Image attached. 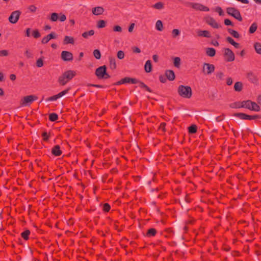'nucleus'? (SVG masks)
Listing matches in <instances>:
<instances>
[{
    "label": "nucleus",
    "mask_w": 261,
    "mask_h": 261,
    "mask_svg": "<svg viewBox=\"0 0 261 261\" xmlns=\"http://www.w3.org/2000/svg\"><path fill=\"white\" fill-rule=\"evenodd\" d=\"M76 74V71L68 70L63 72L58 78V82L60 86H64Z\"/></svg>",
    "instance_id": "obj_1"
},
{
    "label": "nucleus",
    "mask_w": 261,
    "mask_h": 261,
    "mask_svg": "<svg viewBox=\"0 0 261 261\" xmlns=\"http://www.w3.org/2000/svg\"><path fill=\"white\" fill-rule=\"evenodd\" d=\"M177 92L181 97L185 98H190L192 95V89L189 86L179 85L178 87Z\"/></svg>",
    "instance_id": "obj_2"
},
{
    "label": "nucleus",
    "mask_w": 261,
    "mask_h": 261,
    "mask_svg": "<svg viewBox=\"0 0 261 261\" xmlns=\"http://www.w3.org/2000/svg\"><path fill=\"white\" fill-rule=\"evenodd\" d=\"M107 67L106 65L100 66L96 69L95 74L98 79H107L111 77L107 72Z\"/></svg>",
    "instance_id": "obj_3"
},
{
    "label": "nucleus",
    "mask_w": 261,
    "mask_h": 261,
    "mask_svg": "<svg viewBox=\"0 0 261 261\" xmlns=\"http://www.w3.org/2000/svg\"><path fill=\"white\" fill-rule=\"evenodd\" d=\"M227 13L231 16L234 17L239 21H242L243 18L241 15L240 11L234 7H228L226 9Z\"/></svg>",
    "instance_id": "obj_4"
},
{
    "label": "nucleus",
    "mask_w": 261,
    "mask_h": 261,
    "mask_svg": "<svg viewBox=\"0 0 261 261\" xmlns=\"http://www.w3.org/2000/svg\"><path fill=\"white\" fill-rule=\"evenodd\" d=\"M37 96L31 95L24 96L20 101V105L22 107L29 106L34 101L37 100Z\"/></svg>",
    "instance_id": "obj_5"
},
{
    "label": "nucleus",
    "mask_w": 261,
    "mask_h": 261,
    "mask_svg": "<svg viewBox=\"0 0 261 261\" xmlns=\"http://www.w3.org/2000/svg\"><path fill=\"white\" fill-rule=\"evenodd\" d=\"M224 57L225 61L227 62H231L234 60L235 56L233 52L229 48H224Z\"/></svg>",
    "instance_id": "obj_6"
},
{
    "label": "nucleus",
    "mask_w": 261,
    "mask_h": 261,
    "mask_svg": "<svg viewBox=\"0 0 261 261\" xmlns=\"http://www.w3.org/2000/svg\"><path fill=\"white\" fill-rule=\"evenodd\" d=\"M21 14V12L19 10H16L12 12L8 18L9 22L12 24L17 23Z\"/></svg>",
    "instance_id": "obj_7"
},
{
    "label": "nucleus",
    "mask_w": 261,
    "mask_h": 261,
    "mask_svg": "<svg viewBox=\"0 0 261 261\" xmlns=\"http://www.w3.org/2000/svg\"><path fill=\"white\" fill-rule=\"evenodd\" d=\"M61 58L63 61H72L73 59L72 54L68 51L63 50L61 53Z\"/></svg>",
    "instance_id": "obj_8"
},
{
    "label": "nucleus",
    "mask_w": 261,
    "mask_h": 261,
    "mask_svg": "<svg viewBox=\"0 0 261 261\" xmlns=\"http://www.w3.org/2000/svg\"><path fill=\"white\" fill-rule=\"evenodd\" d=\"M215 70V66L213 64L204 63L203 66L202 71L204 74H211Z\"/></svg>",
    "instance_id": "obj_9"
},
{
    "label": "nucleus",
    "mask_w": 261,
    "mask_h": 261,
    "mask_svg": "<svg viewBox=\"0 0 261 261\" xmlns=\"http://www.w3.org/2000/svg\"><path fill=\"white\" fill-rule=\"evenodd\" d=\"M246 77L251 83L256 85L258 84V79L257 75L252 71L247 73Z\"/></svg>",
    "instance_id": "obj_10"
},
{
    "label": "nucleus",
    "mask_w": 261,
    "mask_h": 261,
    "mask_svg": "<svg viewBox=\"0 0 261 261\" xmlns=\"http://www.w3.org/2000/svg\"><path fill=\"white\" fill-rule=\"evenodd\" d=\"M206 22L208 25L215 29H218L221 27V25L219 24L216 20L211 17H209L206 19Z\"/></svg>",
    "instance_id": "obj_11"
},
{
    "label": "nucleus",
    "mask_w": 261,
    "mask_h": 261,
    "mask_svg": "<svg viewBox=\"0 0 261 261\" xmlns=\"http://www.w3.org/2000/svg\"><path fill=\"white\" fill-rule=\"evenodd\" d=\"M51 154L55 156H60L62 154V151L60 149V146L59 145L54 146L51 149Z\"/></svg>",
    "instance_id": "obj_12"
},
{
    "label": "nucleus",
    "mask_w": 261,
    "mask_h": 261,
    "mask_svg": "<svg viewBox=\"0 0 261 261\" xmlns=\"http://www.w3.org/2000/svg\"><path fill=\"white\" fill-rule=\"evenodd\" d=\"M165 76L170 81L174 80L175 78V73L172 70H166L165 71Z\"/></svg>",
    "instance_id": "obj_13"
},
{
    "label": "nucleus",
    "mask_w": 261,
    "mask_h": 261,
    "mask_svg": "<svg viewBox=\"0 0 261 261\" xmlns=\"http://www.w3.org/2000/svg\"><path fill=\"white\" fill-rule=\"evenodd\" d=\"M121 82H122L123 84L127 83L135 84H137V83L138 82L137 79L132 78L130 77H125L124 78L122 79Z\"/></svg>",
    "instance_id": "obj_14"
},
{
    "label": "nucleus",
    "mask_w": 261,
    "mask_h": 261,
    "mask_svg": "<svg viewBox=\"0 0 261 261\" xmlns=\"http://www.w3.org/2000/svg\"><path fill=\"white\" fill-rule=\"evenodd\" d=\"M233 116L242 120H249L250 115L244 113H235L233 114Z\"/></svg>",
    "instance_id": "obj_15"
},
{
    "label": "nucleus",
    "mask_w": 261,
    "mask_h": 261,
    "mask_svg": "<svg viewBox=\"0 0 261 261\" xmlns=\"http://www.w3.org/2000/svg\"><path fill=\"white\" fill-rule=\"evenodd\" d=\"M104 9L102 7H96L92 9V12L95 15H99L104 12Z\"/></svg>",
    "instance_id": "obj_16"
},
{
    "label": "nucleus",
    "mask_w": 261,
    "mask_h": 261,
    "mask_svg": "<svg viewBox=\"0 0 261 261\" xmlns=\"http://www.w3.org/2000/svg\"><path fill=\"white\" fill-rule=\"evenodd\" d=\"M109 66L111 69L114 70L116 68V59L112 57H109Z\"/></svg>",
    "instance_id": "obj_17"
},
{
    "label": "nucleus",
    "mask_w": 261,
    "mask_h": 261,
    "mask_svg": "<svg viewBox=\"0 0 261 261\" xmlns=\"http://www.w3.org/2000/svg\"><path fill=\"white\" fill-rule=\"evenodd\" d=\"M197 35L200 37H204L206 38H211V35L210 32L207 30H199L197 32Z\"/></svg>",
    "instance_id": "obj_18"
},
{
    "label": "nucleus",
    "mask_w": 261,
    "mask_h": 261,
    "mask_svg": "<svg viewBox=\"0 0 261 261\" xmlns=\"http://www.w3.org/2000/svg\"><path fill=\"white\" fill-rule=\"evenodd\" d=\"M137 84H139V86L146 91L149 92H152V90L148 86H147L143 82L139 81L137 79Z\"/></svg>",
    "instance_id": "obj_19"
},
{
    "label": "nucleus",
    "mask_w": 261,
    "mask_h": 261,
    "mask_svg": "<svg viewBox=\"0 0 261 261\" xmlns=\"http://www.w3.org/2000/svg\"><path fill=\"white\" fill-rule=\"evenodd\" d=\"M137 84H139V86L146 91L149 92H152V90L148 86H147L143 82L139 81L137 79Z\"/></svg>",
    "instance_id": "obj_20"
},
{
    "label": "nucleus",
    "mask_w": 261,
    "mask_h": 261,
    "mask_svg": "<svg viewBox=\"0 0 261 261\" xmlns=\"http://www.w3.org/2000/svg\"><path fill=\"white\" fill-rule=\"evenodd\" d=\"M226 40L227 42L229 43L230 44L233 45L236 48H240V44L239 43H237L234 41V40L230 37L228 36L226 38Z\"/></svg>",
    "instance_id": "obj_21"
},
{
    "label": "nucleus",
    "mask_w": 261,
    "mask_h": 261,
    "mask_svg": "<svg viewBox=\"0 0 261 261\" xmlns=\"http://www.w3.org/2000/svg\"><path fill=\"white\" fill-rule=\"evenodd\" d=\"M252 101L250 100H243L241 101V107L242 108L247 109L250 110Z\"/></svg>",
    "instance_id": "obj_22"
},
{
    "label": "nucleus",
    "mask_w": 261,
    "mask_h": 261,
    "mask_svg": "<svg viewBox=\"0 0 261 261\" xmlns=\"http://www.w3.org/2000/svg\"><path fill=\"white\" fill-rule=\"evenodd\" d=\"M144 70L146 72H150L152 70L151 62L150 60H147L144 65Z\"/></svg>",
    "instance_id": "obj_23"
},
{
    "label": "nucleus",
    "mask_w": 261,
    "mask_h": 261,
    "mask_svg": "<svg viewBox=\"0 0 261 261\" xmlns=\"http://www.w3.org/2000/svg\"><path fill=\"white\" fill-rule=\"evenodd\" d=\"M74 43V40L73 37L66 36L64 37V40H63V44H73Z\"/></svg>",
    "instance_id": "obj_24"
},
{
    "label": "nucleus",
    "mask_w": 261,
    "mask_h": 261,
    "mask_svg": "<svg viewBox=\"0 0 261 261\" xmlns=\"http://www.w3.org/2000/svg\"><path fill=\"white\" fill-rule=\"evenodd\" d=\"M157 231L155 228H151L147 230L146 233V236L148 238L154 237Z\"/></svg>",
    "instance_id": "obj_25"
},
{
    "label": "nucleus",
    "mask_w": 261,
    "mask_h": 261,
    "mask_svg": "<svg viewBox=\"0 0 261 261\" xmlns=\"http://www.w3.org/2000/svg\"><path fill=\"white\" fill-rule=\"evenodd\" d=\"M206 54L211 57H213L216 55V49L213 47H208L206 50Z\"/></svg>",
    "instance_id": "obj_26"
},
{
    "label": "nucleus",
    "mask_w": 261,
    "mask_h": 261,
    "mask_svg": "<svg viewBox=\"0 0 261 261\" xmlns=\"http://www.w3.org/2000/svg\"><path fill=\"white\" fill-rule=\"evenodd\" d=\"M243 89V84L241 82H237L234 85V90L236 92H240Z\"/></svg>",
    "instance_id": "obj_27"
},
{
    "label": "nucleus",
    "mask_w": 261,
    "mask_h": 261,
    "mask_svg": "<svg viewBox=\"0 0 261 261\" xmlns=\"http://www.w3.org/2000/svg\"><path fill=\"white\" fill-rule=\"evenodd\" d=\"M260 110V108L259 106L255 102L252 101V104L251 105L250 111H255V112H259Z\"/></svg>",
    "instance_id": "obj_28"
},
{
    "label": "nucleus",
    "mask_w": 261,
    "mask_h": 261,
    "mask_svg": "<svg viewBox=\"0 0 261 261\" xmlns=\"http://www.w3.org/2000/svg\"><path fill=\"white\" fill-rule=\"evenodd\" d=\"M227 31L230 35H231L233 37L236 38H239L240 37L239 33L237 31L232 30L230 28H228Z\"/></svg>",
    "instance_id": "obj_29"
},
{
    "label": "nucleus",
    "mask_w": 261,
    "mask_h": 261,
    "mask_svg": "<svg viewBox=\"0 0 261 261\" xmlns=\"http://www.w3.org/2000/svg\"><path fill=\"white\" fill-rule=\"evenodd\" d=\"M197 127L195 124H192L188 127V132L189 134H193L197 132Z\"/></svg>",
    "instance_id": "obj_30"
},
{
    "label": "nucleus",
    "mask_w": 261,
    "mask_h": 261,
    "mask_svg": "<svg viewBox=\"0 0 261 261\" xmlns=\"http://www.w3.org/2000/svg\"><path fill=\"white\" fill-rule=\"evenodd\" d=\"M30 233V231L29 229H26L25 231L21 233V237L24 240H28L29 239Z\"/></svg>",
    "instance_id": "obj_31"
},
{
    "label": "nucleus",
    "mask_w": 261,
    "mask_h": 261,
    "mask_svg": "<svg viewBox=\"0 0 261 261\" xmlns=\"http://www.w3.org/2000/svg\"><path fill=\"white\" fill-rule=\"evenodd\" d=\"M94 34V31L91 30L87 32H85L82 34V36L84 38H88L89 36H93Z\"/></svg>",
    "instance_id": "obj_32"
},
{
    "label": "nucleus",
    "mask_w": 261,
    "mask_h": 261,
    "mask_svg": "<svg viewBox=\"0 0 261 261\" xmlns=\"http://www.w3.org/2000/svg\"><path fill=\"white\" fill-rule=\"evenodd\" d=\"M229 107L232 109L242 108L241 101H236L229 104Z\"/></svg>",
    "instance_id": "obj_33"
},
{
    "label": "nucleus",
    "mask_w": 261,
    "mask_h": 261,
    "mask_svg": "<svg viewBox=\"0 0 261 261\" xmlns=\"http://www.w3.org/2000/svg\"><path fill=\"white\" fill-rule=\"evenodd\" d=\"M254 47L256 53L258 54L261 55V43L256 42L254 44Z\"/></svg>",
    "instance_id": "obj_34"
},
{
    "label": "nucleus",
    "mask_w": 261,
    "mask_h": 261,
    "mask_svg": "<svg viewBox=\"0 0 261 261\" xmlns=\"http://www.w3.org/2000/svg\"><path fill=\"white\" fill-rule=\"evenodd\" d=\"M49 120L51 122H54L58 119V115L55 113H52L49 115Z\"/></svg>",
    "instance_id": "obj_35"
},
{
    "label": "nucleus",
    "mask_w": 261,
    "mask_h": 261,
    "mask_svg": "<svg viewBox=\"0 0 261 261\" xmlns=\"http://www.w3.org/2000/svg\"><path fill=\"white\" fill-rule=\"evenodd\" d=\"M155 28L159 31H162L163 30V24L161 20H158L156 22Z\"/></svg>",
    "instance_id": "obj_36"
},
{
    "label": "nucleus",
    "mask_w": 261,
    "mask_h": 261,
    "mask_svg": "<svg viewBox=\"0 0 261 261\" xmlns=\"http://www.w3.org/2000/svg\"><path fill=\"white\" fill-rule=\"evenodd\" d=\"M257 28V25L256 22H253L249 28V32L250 34L254 33Z\"/></svg>",
    "instance_id": "obj_37"
},
{
    "label": "nucleus",
    "mask_w": 261,
    "mask_h": 261,
    "mask_svg": "<svg viewBox=\"0 0 261 261\" xmlns=\"http://www.w3.org/2000/svg\"><path fill=\"white\" fill-rule=\"evenodd\" d=\"M164 7V4L161 2H158L152 6V8L158 10L162 9Z\"/></svg>",
    "instance_id": "obj_38"
},
{
    "label": "nucleus",
    "mask_w": 261,
    "mask_h": 261,
    "mask_svg": "<svg viewBox=\"0 0 261 261\" xmlns=\"http://www.w3.org/2000/svg\"><path fill=\"white\" fill-rule=\"evenodd\" d=\"M190 5H191V7H192V8H193L196 10L201 11L202 4H199V3H191Z\"/></svg>",
    "instance_id": "obj_39"
},
{
    "label": "nucleus",
    "mask_w": 261,
    "mask_h": 261,
    "mask_svg": "<svg viewBox=\"0 0 261 261\" xmlns=\"http://www.w3.org/2000/svg\"><path fill=\"white\" fill-rule=\"evenodd\" d=\"M180 58L179 57H175L173 59L174 66L177 68H179L180 65Z\"/></svg>",
    "instance_id": "obj_40"
},
{
    "label": "nucleus",
    "mask_w": 261,
    "mask_h": 261,
    "mask_svg": "<svg viewBox=\"0 0 261 261\" xmlns=\"http://www.w3.org/2000/svg\"><path fill=\"white\" fill-rule=\"evenodd\" d=\"M106 25V21L103 20H99L97 22V27L101 29L103 28Z\"/></svg>",
    "instance_id": "obj_41"
},
{
    "label": "nucleus",
    "mask_w": 261,
    "mask_h": 261,
    "mask_svg": "<svg viewBox=\"0 0 261 261\" xmlns=\"http://www.w3.org/2000/svg\"><path fill=\"white\" fill-rule=\"evenodd\" d=\"M93 56L96 59H100L101 58V53L99 49H96L93 51Z\"/></svg>",
    "instance_id": "obj_42"
},
{
    "label": "nucleus",
    "mask_w": 261,
    "mask_h": 261,
    "mask_svg": "<svg viewBox=\"0 0 261 261\" xmlns=\"http://www.w3.org/2000/svg\"><path fill=\"white\" fill-rule=\"evenodd\" d=\"M59 19L58 14L57 13H53L51 14L50 20L51 21H56Z\"/></svg>",
    "instance_id": "obj_43"
},
{
    "label": "nucleus",
    "mask_w": 261,
    "mask_h": 261,
    "mask_svg": "<svg viewBox=\"0 0 261 261\" xmlns=\"http://www.w3.org/2000/svg\"><path fill=\"white\" fill-rule=\"evenodd\" d=\"M70 89V88H67L57 94L56 96H57L58 99L67 94L69 92Z\"/></svg>",
    "instance_id": "obj_44"
},
{
    "label": "nucleus",
    "mask_w": 261,
    "mask_h": 261,
    "mask_svg": "<svg viewBox=\"0 0 261 261\" xmlns=\"http://www.w3.org/2000/svg\"><path fill=\"white\" fill-rule=\"evenodd\" d=\"M111 209L110 205L108 203H105L103 205L102 210L105 212H109Z\"/></svg>",
    "instance_id": "obj_45"
},
{
    "label": "nucleus",
    "mask_w": 261,
    "mask_h": 261,
    "mask_svg": "<svg viewBox=\"0 0 261 261\" xmlns=\"http://www.w3.org/2000/svg\"><path fill=\"white\" fill-rule=\"evenodd\" d=\"M32 35L35 38H38L40 37V33L38 29L33 30Z\"/></svg>",
    "instance_id": "obj_46"
},
{
    "label": "nucleus",
    "mask_w": 261,
    "mask_h": 261,
    "mask_svg": "<svg viewBox=\"0 0 261 261\" xmlns=\"http://www.w3.org/2000/svg\"><path fill=\"white\" fill-rule=\"evenodd\" d=\"M117 57L120 60L123 59L124 58V51H122V50H119L117 52Z\"/></svg>",
    "instance_id": "obj_47"
},
{
    "label": "nucleus",
    "mask_w": 261,
    "mask_h": 261,
    "mask_svg": "<svg viewBox=\"0 0 261 261\" xmlns=\"http://www.w3.org/2000/svg\"><path fill=\"white\" fill-rule=\"evenodd\" d=\"M36 66L38 67H41L43 66V61L41 58L37 60Z\"/></svg>",
    "instance_id": "obj_48"
},
{
    "label": "nucleus",
    "mask_w": 261,
    "mask_h": 261,
    "mask_svg": "<svg viewBox=\"0 0 261 261\" xmlns=\"http://www.w3.org/2000/svg\"><path fill=\"white\" fill-rule=\"evenodd\" d=\"M42 136L43 137V141H46V142L48 141L49 135L47 134V133L46 132H44L42 133Z\"/></svg>",
    "instance_id": "obj_49"
},
{
    "label": "nucleus",
    "mask_w": 261,
    "mask_h": 261,
    "mask_svg": "<svg viewBox=\"0 0 261 261\" xmlns=\"http://www.w3.org/2000/svg\"><path fill=\"white\" fill-rule=\"evenodd\" d=\"M223 117L222 116H218L216 117H214V116H212L211 118H210V119L214 121L215 119L216 121L217 122H220L223 119Z\"/></svg>",
    "instance_id": "obj_50"
},
{
    "label": "nucleus",
    "mask_w": 261,
    "mask_h": 261,
    "mask_svg": "<svg viewBox=\"0 0 261 261\" xmlns=\"http://www.w3.org/2000/svg\"><path fill=\"white\" fill-rule=\"evenodd\" d=\"M173 37L175 38L180 34V31L178 29H173L172 32Z\"/></svg>",
    "instance_id": "obj_51"
},
{
    "label": "nucleus",
    "mask_w": 261,
    "mask_h": 261,
    "mask_svg": "<svg viewBox=\"0 0 261 261\" xmlns=\"http://www.w3.org/2000/svg\"><path fill=\"white\" fill-rule=\"evenodd\" d=\"M9 55V51L8 50L4 49L0 50V57H6Z\"/></svg>",
    "instance_id": "obj_52"
},
{
    "label": "nucleus",
    "mask_w": 261,
    "mask_h": 261,
    "mask_svg": "<svg viewBox=\"0 0 261 261\" xmlns=\"http://www.w3.org/2000/svg\"><path fill=\"white\" fill-rule=\"evenodd\" d=\"M224 24L225 25H231L233 27L234 25L233 23L229 19H225L224 21Z\"/></svg>",
    "instance_id": "obj_53"
},
{
    "label": "nucleus",
    "mask_w": 261,
    "mask_h": 261,
    "mask_svg": "<svg viewBox=\"0 0 261 261\" xmlns=\"http://www.w3.org/2000/svg\"><path fill=\"white\" fill-rule=\"evenodd\" d=\"M47 36H48V38H49L50 40L56 39L57 37V34L54 32H51L50 34L47 35Z\"/></svg>",
    "instance_id": "obj_54"
},
{
    "label": "nucleus",
    "mask_w": 261,
    "mask_h": 261,
    "mask_svg": "<svg viewBox=\"0 0 261 261\" xmlns=\"http://www.w3.org/2000/svg\"><path fill=\"white\" fill-rule=\"evenodd\" d=\"M87 86L88 87H93L100 88H103L105 87V86L103 85H98V84H87Z\"/></svg>",
    "instance_id": "obj_55"
},
{
    "label": "nucleus",
    "mask_w": 261,
    "mask_h": 261,
    "mask_svg": "<svg viewBox=\"0 0 261 261\" xmlns=\"http://www.w3.org/2000/svg\"><path fill=\"white\" fill-rule=\"evenodd\" d=\"M216 11L219 13L220 16H224V13L222 9V8L220 7H217L216 9Z\"/></svg>",
    "instance_id": "obj_56"
},
{
    "label": "nucleus",
    "mask_w": 261,
    "mask_h": 261,
    "mask_svg": "<svg viewBox=\"0 0 261 261\" xmlns=\"http://www.w3.org/2000/svg\"><path fill=\"white\" fill-rule=\"evenodd\" d=\"M167 78L166 76L160 75L159 76V80L162 83H165L167 82Z\"/></svg>",
    "instance_id": "obj_57"
},
{
    "label": "nucleus",
    "mask_w": 261,
    "mask_h": 261,
    "mask_svg": "<svg viewBox=\"0 0 261 261\" xmlns=\"http://www.w3.org/2000/svg\"><path fill=\"white\" fill-rule=\"evenodd\" d=\"M257 119H261V115L255 114L254 115H250V120H255Z\"/></svg>",
    "instance_id": "obj_58"
},
{
    "label": "nucleus",
    "mask_w": 261,
    "mask_h": 261,
    "mask_svg": "<svg viewBox=\"0 0 261 261\" xmlns=\"http://www.w3.org/2000/svg\"><path fill=\"white\" fill-rule=\"evenodd\" d=\"M113 31L114 32H121L122 28L120 26L117 25L114 27Z\"/></svg>",
    "instance_id": "obj_59"
},
{
    "label": "nucleus",
    "mask_w": 261,
    "mask_h": 261,
    "mask_svg": "<svg viewBox=\"0 0 261 261\" xmlns=\"http://www.w3.org/2000/svg\"><path fill=\"white\" fill-rule=\"evenodd\" d=\"M50 40L49 38H48V36H46L44 37H43L41 40V43L42 44H46Z\"/></svg>",
    "instance_id": "obj_60"
},
{
    "label": "nucleus",
    "mask_w": 261,
    "mask_h": 261,
    "mask_svg": "<svg viewBox=\"0 0 261 261\" xmlns=\"http://www.w3.org/2000/svg\"><path fill=\"white\" fill-rule=\"evenodd\" d=\"M58 99L57 96L56 95H54L53 96H50L46 99V101H54Z\"/></svg>",
    "instance_id": "obj_61"
},
{
    "label": "nucleus",
    "mask_w": 261,
    "mask_h": 261,
    "mask_svg": "<svg viewBox=\"0 0 261 261\" xmlns=\"http://www.w3.org/2000/svg\"><path fill=\"white\" fill-rule=\"evenodd\" d=\"M224 76L222 72H219L216 74V77L219 80H222Z\"/></svg>",
    "instance_id": "obj_62"
},
{
    "label": "nucleus",
    "mask_w": 261,
    "mask_h": 261,
    "mask_svg": "<svg viewBox=\"0 0 261 261\" xmlns=\"http://www.w3.org/2000/svg\"><path fill=\"white\" fill-rule=\"evenodd\" d=\"M29 10L32 12H35L36 11L37 8L34 5H31L29 7Z\"/></svg>",
    "instance_id": "obj_63"
},
{
    "label": "nucleus",
    "mask_w": 261,
    "mask_h": 261,
    "mask_svg": "<svg viewBox=\"0 0 261 261\" xmlns=\"http://www.w3.org/2000/svg\"><path fill=\"white\" fill-rule=\"evenodd\" d=\"M166 125V124L165 122L161 123L160 124V128L162 129L164 132H165L166 131V128H165Z\"/></svg>",
    "instance_id": "obj_64"
}]
</instances>
